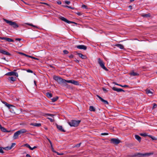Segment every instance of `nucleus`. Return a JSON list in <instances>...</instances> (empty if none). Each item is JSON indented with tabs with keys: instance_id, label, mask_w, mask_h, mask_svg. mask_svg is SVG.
Here are the masks:
<instances>
[{
	"instance_id": "56",
	"label": "nucleus",
	"mask_w": 157,
	"mask_h": 157,
	"mask_svg": "<svg viewBox=\"0 0 157 157\" xmlns=\"http://www.w3.org/2000/svg\"><path fill=\"white\" fill-rule=\"evenodd\" d=\"M18 53L22 55H24L25 54L23 53H22V52H18Z\"/></svg>"
},
{
	"instance_id": "48",
	"label": "nucleus",
	"mask_w": 157,
	"mask_h": 157,
	"mask_svg": "<svg viewBox=\"0 0 157 157\" xmlns=\"http://www.w3.org/2000/svg\"><path fill=\"white\" fill-rule=\"evenodd\" d=\"M15 144H16L15 143H12V145L10 146V147H11V149L15 145Z\"/></svg>"
},
{
	"instance_id": "54",
	"label": "nucleus",
	"mask_w": 157,
	"mask_h": 157,
	"mask_svg": "<svg viewBox=\"0 0 157 157\" xmlns=\"http://www.w3.org/2000/svg\"><path fill=\"white\" fill-rule=\"evenodd\" d=\"M76 14L78 16H80L82 15L81 13L80 12L76 13Z\"/></svg>"
},
{
	"instance_id": "10",
	"label": "nucleus",
	"mask_w": 157,
	"mask_h": 157,
	"mask_svg": "<svg viewBox=\"0 0 157 157\" xmlns=\"http://www.w3.org/2000/svg\"><path fill=\"white\" fill-rule=\"evenodd\" d=\"M75 52L76 54L78 55L79 57H80L82 59H86L87 58V57L86 56L84 55L81 53H78L77 51Z\"/></svg>"
},
{
	"instance_id": "58",
	"label": "nucleus",
	"mask_w": 157,
	"mask_h": 157,
	"mask_svg": "<svg viewBox=\"0 0 157 157\" xmlns=\"http://www.w3.org/2000/svg\"><path fill=\"white\" fill-rule=\"evenodd\" d=\"M32 59H34L35 60H38L39 59H38L37 58H36L34 57H32Z\"/></svg>"
},
{
	"instance_id": "45",
	"label": "nucleus",
	"mask_w": 157,
	"mask_h": 157,
	"mask_svg": "<svg viewBox=\"0 0 157 157\" xmlns=\"http://www.w3.org/2000/svg\"><path fill=\"white\" fill-rule=\"evenodd\" d=\"M7 37H0V39L6 40Z\"/></svg>"
},
{
	"instance_id": "19",
	"label": "nucleus",
	"mask_w": 157,
	"mask_h": 157,
	"mask_svg": "<svg viewBox=\"0 0 157 157\" xmlns=\"http://www.w3.org/2000/svg\"><path fill=\"white\" fill-rule=\"evenodd\" d=\"M19 135L17 131L15 132L14 133L13 136V139L15 140L17 139L18 138V136Z\"/></svg>"
},
{
	"instance_id": "25",
	"label": "nucleus",
	"mask_w": 157,
	"mask_h": 157,
	"mask_svg": "<svg viewBox=\"0 0 157 157\" xmlns=\"http://www.w3.org/2000/svg\"><path fill=\"white\" fill-rule=\"evenodd\" d=\"M135 138L139 142H140L141 141V138L138 135H135Z\"/></svg>"
},
{
	"instance_id": "7",
	"label": "nucleus",
	"mask_w": 157,
	"mask_h": 157,
	"mask_svg": "<svg viewBox=\"0 0 157 157\" xmlns=\"http://www.w3.org/2000/svg\"><path fill=\"white\" fill-rule=\"evenodd\" d=\"M110 142L114 144H117L120 142V141L118 139L113 138L111 139Z\"/></svg>"
},
{
	"instance_id": "43",
	"label": "nucleus",
	"mask_w": 157,
	"mask_h": 157,
	"mask_svg": "<svg viewBox=\"0 0 157 157\" xmlns=\"http://www.w3.org/2000/svg\"><path fill=\"white\" fill-rule=\"evenodd\" d=\"M157 106V105L155 103H154L153 104V109L156 108Z\"/></svg>"
},
{
	"instance_id": "59",
	"label": "nucleus",
	"mask_w": 157,
	"mask_h": 157,
	"mask_svg": "<svg viewBox=\"0 0 157 157\" xmlns=\"http://www.w3.org/2000/svg\"><path fill=\"white\" fill-rule=\"evenodd\" d=\"M70 8V9H72V10H73V9H74V7H71V6H69V8Z\"/></svg>"
},
{
	"instance_id": "1",
	"label": "nucleus",
	"mask_w": 157,
	"mask_h": 157,
	"mask_svg": "<svg viewBox=\"0 0 157 157\" xmlns=\"http://www.w3.org/2000/svg\"><path fill=\"white\" fill-rule=\"evenodd\" d=\"M53 78L59 84H63L65 85L67 84L66 82H67V80L63 79L60 77L54 75Z\"/></svg>"
},
{
	"instance_id": "31",
	"label": "nucleus",
	"mask_w": 157,
	"mask_h": 157,
	"mask_svg": "<svg viewBox=\"0 0 157 157\" xmlns=\"http://www.w3.org/2000/svg\"><path fill=\"white\" fill-rule=\"evenodd\" d=\"M3 149L6 150H9L11 149V147H10V146H8L6 147L3 148Z\"/></svg>"
},
{
	"instance_id": "44",
	"label": "nucleus",
	"mask_w": 157,
	"mask_h": 157,
	"mask_svg": "<svg viewBox=\"0 0 157 157\" xmlns=\"http://www.w3.org/2000/svg\"><path fill=\"white\" fill-rule=\"evenodd\" d=\"M47 119H49L51 122H53L54 121V120L53 119H52L51 118L48 117L47 118Z\"/></svg>"
},
{
	"instance_id": "63",
	"label": "nucleus",
	"mask_w": 157,
	"mask_h": 157,
	"mask_svg": "<svg viewBox=\"0 0 157 157\" xmlns=\"http://www.w3.org/2000/svg\"><path fill=\"white\" fill-rule=\"evenodd\" d=\"M69 6H64L63 7H67V8H69Z\"/></svg>"
},
{
	"instance_id": "39",
	"label": "nucleus",
	"mask_w": 157,
	"mask_h": 157,
	"mask_svg": "<svg viewBox=\"0 0 157 157\" xmlns=\"http://www.w3.org/2000/svg\"><path fill=\"white\" fill-rule=\"evenodd\" d=\"M45 115L51 116L52 117H53L54 116V115L53 114H50V113H46V114H45Z\"/></svg>"
},
{
	"instance_id": "52",
	"label": "nucleus",
	"mask_w": 157,
	"mask_h": 157,
	"mask_svg": "<svg viewBox=\"0 0 157 157\" xmlns=\"http://www.w3.org/2000/svg\"><path fill=\"white\" fill-rule=\"evenodd\" d=\"M57 4H58L59 5H60L61 4V2L60 1H57Z\"/></svg>"
},
{
	"instance_id": "49",
	"label": "nucleus",
	"mask_w": 157,
	"mask_h": 157,
	"mask_svg": "<svg viewBox=\"0 0 157 157\" xmlns=\"http://www.w3.org/2000/svg\"><path fill=\"white\" fill-rule=\"evenodd\" d=\"M65 2L66 4L67 5H69L70 3V1H65Z\"/></svg>"
},
{
	"instance_id": "20",
	"label": "nucleus",
	"mask_w": 157,
	"mask_h": 157,
	"mask_svg": "<svg viewBox=\"0 0 157 157\" xmlns=\"http://www.w3.org/2000/svg\"><path fill=\"white\" fill-rule=\"evenodd\" d=\"M17 77L16 76V77H13L12 76L8 78V79L9 80H10L12 82H14L17 79Z\"/></svg>"
},
{
	"instance_id": "9",
	"label": "nucleus",
	"mask_w": 157,
	"mask_h": 157,
	"mask_svg": "<svg viewBox=\"0 0 157 157\" xmlns=\"http://www.w3.org/2000/svg\"><path fill=\"white\" fill-rule=\"evenodd\" d=\"M67 82L71 83L73 84L78 86L79 85V82L74 80H67Z\"/></svg>"
},
{
	"instance_id": "46",
	"label": "nucleus",
	"mask_w": 157,
	"mask_h": 157,
	"mask_svg": "<svg viewBox=\"0 0 157 157\" xmlns=\"http://www.w3.org/2000/svg\"><path fill=\"white\" fill-rule=\"evenodd\" d=\"M109 134V133H101V135H107Z\"/></svg>"
},
{
	"instance_id": "64",
	"label": "nucleus",
	"mask_w": 157,
	"mask_h": 157,
	"mask_svg": "<svg viewBox=\"0 0 157 157\" xmlns=\"http://www.w3.org/2000/svg\"><path fill=\"white\" fill-rule=\"evenodd\" d=\"M24 56H25L26 57H28V55H26V54H24Z\"/></svg>"
},
{
	"instance_id": "24",
	"label": "nucleus",
	"mask_w": 157,
	"mask_h": 157,
	"mask_svg": "<svg viewBox=\"0 0 157 157\" xmlns=\"http://www.w3.org/2000/svg\"><path fill=\"white\" fill-rule=\"evenodd\" d=\"M2 103L4 104L6 106H7V107H8L9 108H10V107L11 106H13V105H10L7 102H5V101H3Z\"/></svg>"
},
{
	"instance_id": "16",
	"label": "nucleus",
	"mask_w": 157,
	"mask_h": 157,
	"mask_svg": "<svg viewBox=\"0 0 157 157\" xmlns=\"http://www.w3.org/2000/svg\"><path fill=\"white\" fill-rule=\"evenodd\" d=\"M0 53L5 55H7L9 56L11 55L9 52L2 49L0 50Z\"/></svg>"
},
{
	"instance_id": "18",
	"label": "nucleus",
	"mask_w": 157,
	"mask_h": 157,
	"mask_svg": "<svg viewBox=\"0 0 157 157\" xmlns=\"http://www.w3.org/2000/svg\"><path fill=\"white\" fill-rule=\"evenodd\" d=\"M115 46H116L121 49H124V46L120 44H115Z\"/></svg>"
},
{
	"instance_id": "41",
	"label": "nucleus",
	"mask_w": 157,
	"mask_h": 157,
	"mask_svg": "<svg viewBox=\"0 0 157 157\" xmlns=\"http://www.w3.org/2000/svg\"><path fill=\"white\" fill-rule=\"evenodd\" d=\"M140 135L142 136H144V137L147 136V135L145 133H140Z\"/></svg>"
},
{
	"instance_id": "53",
	"label": "nucleus",
	"mask_w": 157,
	"mask_h": 157,
	"mask_svg": "<svg viewBox=\"0 0 157 157\" xmlns=\"http://www.w3.org/2000/svg\"><path fill=\"white\" fill-rule=\"evenodd\" d=\"M74 61L77 63H79V60L77 59L75 60H74Z\"/></svg>"
},
{
	"instance_id": "35",
	"label": "nucleus",
	"mask_w": 157,
	"mask_h": 157,
	"mask_svg": "<svg viewBox=\"0 0 157 157\" xmlns=\"http://www.w3.org/2000/svg\"><path fill=\"white\" fill-rule=\"evenodd\" d=\"M54 152L56 153L57 155H63L64 154L63 153H59L58 152L56 151H54Z\"/></svg>"
},
{
	"instance_id": "2",
	"label": "nucleus",
	"mask_w": 157,
	"mask_h": 157,
	"mask_svg": "<svg viewBox=\"0 0 157 157\" xmlns=\"http://www.w3.org/2000/svg\"><path fill=\"white\" fill-rule=\"evenodd\" d=\"M153 152H150V153H137L135 154L132 157H147L151 155H153Z\"/></svg>"
},
{
	"instance_id": "8",
	"label": "nucleus",
	"mask_w": 157,
	"mask_h": 157,
	"mask_svg": "<svg viewBox=\"0 0 157 157\" xmlns=\"http://www.w3.org/2000/svg\"><path fill=\"white\" fill-rule=\"evenodd\" d=\"M6 75L8 76H15L16 77H18V73L14 71H11L8 72L6 74Z\"/></svg>"
},
{
	"instance_id": "14",
	"label": "nucleus",
	"mask_w": 157,
	"mask_h": 157,
	"mask_svg": "<svg viewBox=\"0 0 157 157\" xmlns=\"http://www.w3.org/2000/svg\"><path fill=\"white\" fill-rule=\"evenodd\" d=\"M145 91L146 94L150 96H152L153 94V90H151L150 89H147L145 90Z\"/></svg>"
},
{
	"instance_id": "61",
	"label": "nucleus",
	"mask_w": 157,
	"mask_h": 157,
	"mask_svg": "<svg viewBox=\"0 0 157 157\" xmlns=\"http://www.w3.org/2000/svg\"><path fill=\"white\" fill-rule=\"evenodd\" d=\"M128 8H130L131 10L132 9V6H128Z\"/></svg>"
},
{
	"instance_id": "23",
	"label": "nucleus",
	"mask_w": 157,
	"mask_h": 157,
	"mask_svg": "<svg viewBox=\"0 0 157 157\" xmlns=\"http://www.w3.org/2000/svg\"><path fill=\"white\" fill-rule=\"evenodd\" d=\"M113 83L116 85L122 87H129V86L128 85H125L123 86H122L121 85L118 84L117 82H113Z\"/></svg>"
},
{
	"instance_id": "17",
	"label": "nucleus",
	"mask_w": 157,
	"mask_h": 157,
	"mask_svg": "<svg viewBox=\"0 0 157 157\" xmlns=\"http://www.w3.org/2000/svg\"><path fill=\"white\" fill-rule=\"evenodd\" d=\"M17 132L18 133L19 135H20L26 132H27V130L25 129H22L17 131Z\"/></svg>"
},
{
	"instance_id": "28",
	"label": "nucleus",
	"mask_w": 157,
	"mask_h": 157,
	"mask_svg": "<svg viewBox=\"0 0 157 157\" xmlns=\"http://www.w3.org/2000/svg\"><path fill=\"white\" fill-rule=\"evenodd\" d=\"M142 16L143 17H150L151 15L150 13L142 14Z\"/></svg>"
},
{
	"instance_id": "3",
	"label": "nucleus",
	"mask_w": 157,
	"mask_h": 157,
	"mask_svg": "<svg viewBox=\"0 0 157 157\" xmlns=\"http://www.w3.org/2000/svg\"><path fill=\"white\" fill-rule=\"evenodd\" d=\"M80 122V120L76 121L72 120L70 122H68V123L71 127H76L79 125Z\"/></svg>"
},
{
	"instance_id": "22",
	"label": "nucleus",
	"mask_w": 157,
	"mask_h": 157,
	"mask_svg": "<svg viewBox=\"0 0 157 157\" xmlns=\"http://www.w3.org/2000/svg\"><path fill=\"white\" fill-rule=\"evenodd\" d=\"M130 74L131 75H132L133 76H138L139 75V74L138 73L135 72L133 71H131L130 73Z\"/></svg>"
},
{
	"instance_id": "29",
	"label": "nucleus",
	"mask_w": 157,
	"mask_h": 157,
	"mask_svg": "<svg viewBox=\"0 0 157 157\" xmlns=\"http://www.w3.org/2000/svg\"><path fill=\"white\" fill-rule=\"evenodd\" d=\"M6 41L9 42H14V40L13 39L8 37H7Z\"/></svg>"
},
{
	"instance_id": "11",
	"label": "nucleus",
	"mask_w": 157,
	"mask_h": 157,
	"mask_svg": "<svg viewBox=\"0 0 157 157\" xmlns=\"http://www.w3.org/2000/svg\"><path fill=\"white\" fill-rule=\"evenodd\" d=\"M97 96L101 101L105 104H109L108 101L105 100H104L103 98H102L101 97H100L98 95H97Z\"/></svg>"
},
{
	"instance_id": "6",
	"label": "nucleus",
	"mask_w": 157,
	"mask_h": 157,
	"mask_svg": "<svg viewBox=\"0 0 157 157\" xmlns=\"http://www.w3.org/2000/svg\"><path fill=\"white\" fill-rule=\"evenodd\" d=\"M59 19H60L61 20H62L67 23H68V24L73 23V24H75L76 25L77 24L76 23L74 22L69 21L68 20H67L66 18H64L63 17H62V16L60 17H59Z\"/></svg>"
},
{
	"instance_id": "51",
	"label": "nucleus",
	"mask_w": 157,
	"mask_h": 157,
	"mask_svg": "<svg viewBox=\"0 0 157 157\" xmlns=\"http://www.w3.org/2000/svg\"><path fill=\"white\" fill-rule=\"evenodd\" d=\"M73 57H74V56L72 54H71L69 56V57L70 58H73Z\"/></svg>"
},
{
	"instance_id": "42",
	"label": "nucleus",
	"mask_w": 157,
	"mask_h": 157,
	"mask_svg": "<svg viewBox=\"0 0 157 157\" xmlns=\"http://www.w3.org/2000/svg\"><path fill=\"white\" fill-rule=\"evenodd\" d=\"M63 52L64 54H67L69 52L67 50H65L63 51Z\"/></svg>"
},
{
	"instance_id": "13",
	"label": "nucleus",
	"mask_w": 157,
	"mask_h": 157,
	"mask_svg": "<svg viewBox=\"0 0 157 157\" xmlns=\"http://www.w3.org/2000/svg\"><path fill=\"white\" fill-rule=\"evenodd\" d=\"M56 126L57 128L60 131L63 132H66V131L64 130L63 128V127L62 126L58 125V124H56Z\"/></svg>"
},
{
	"instance_id": "40",
	"label": "nucleus",
	"mask_w": 157,
	"mask_h": 157,
	"mask_svg": "<svg viewBox=\"0 0 157 157\" xmlns=\"http://www.w3.org/2000/svg\"><path fill=\"white\" fill-rule=\"evenodd\" d=\"M25 24H27V25H30V26H31L34 27H36V26L33 25L32 24H30V23H25Z\"/></svg>"
},
{
	"instance_id": "62",
	"label": "nucleus",
	"mask_w": 157,
	"mask_h": 157,
	"mask_svg": "<svg viewBox=\"0 0 157 157\" xmlns=\"http://www.w3.org/2000/svg\"><path fill=\"white\" fill-rule=\"evenodd\" d=\"M147 136L151 138V137L152 136H151V135H147Z\"/></svg>"
},
{
	"instance_id": "38",
	"label": "nucleus",
	"mask_w": 157,
	"mask_h": 157,
	"mask_svg": "<svg viewBox=\"0 0 157 157\" xmlns=\"http://www.w3.org/2000/svg\"><path fill=\"white\" fill-rule=\"evenodd\" d=\"M82 7L83 9H88V8L87 7V6L84 4L82 5Z\"/></svg>"
},
{
	"instance_id": "47",
	"label": "nucleus",
	"mask_w": 157,
	"mask_h": 157,
	"mask_svg": "<svg viewBox=\"0 0 157 157\" xmlns=\"http://www.w3.org/2000/svg\"><path fill=\"white\" fill-rule=\"evenodd\" d=\"M153 140H156L157 139V138H155V137L152 136L151 138Z\"/></svg>"
},
{
	"instance_id": "5",
	"label": "nucleus",
	"mask_w": 157,
	"mask_h": 157,
	"mask_svg": "<svg viewBox=\"0 0 157 157\" xmlns=\"http://www.w3.org/2000/svg\"><path fill=\"white\" fill-rule=\"evenodd\" d=\"M98 64L101 68L106 71H108V69L105 67L104 63L100 58L98 59Z\"/></svg>"
},
{
	"instance_id": "60",
	"label": "nucleus",
	"mask_w": 157,
	"mask_h": 157,
	"mask_svg": "<svg viewBox=\"0 0 157 157\" xmlns=\"http://www.w3.org/2000/svg\"><path fill=\"white\" fill-rule=\"evenodd\" d=\"M36 148V146H34L33 147H32V148H31V150H33L35 148Z\"/></svg>"
},
{
	"instance_id": "21",
	"label": "nucleus",
	"mask_w": 157,
	"mask_h": 157,
	"mask_svg": "<svg viewBox=\"0 0 157 157\" xmlns=\"http://www.w3.org/2000/svg\"><path fill=\"white\" fill-rule=\"evenodd\" d=\"M30 125H32L36 127H40L41 126V124L40 123H31L30 124Z\"/></svg>"
},
{
	"instance_id": "50",
	"label": "nucleus",
	"mask_w": 157,
	"mask_h": 157,
	"mask_svg": "<svg viewBox=\"0 0 157 157\" xmlns=\"http://www.w3.org/2000/svg\"><path fill=\"white\" fill-rule=\"evenodd\" d=\"M27 71L28 72L31 73H33V71L30 70H29V69L27 70Z\"/></svg>"
},
{
	"instance_id": "37",
	"label": "nucleus",
	"mask_w": 157,
	"mask_h": 157,
	"mask_svg": "<svg viewBox=\"0 0 157 157\" xmlns=\"http://www.w3.org/2000/svg\"><path fill=\"white\" fill-rule=\"evenodd\" d=\"M81 144H82L81 143H79L78 144H77L74 146V147H79L80 146Z\"/></svg>"
},
{
	"instance_id": "57",
	"label": "nucleus",
	"mask_w": 157,
	"mask_h": 157,
	"mask_svg": "<svg viewBox=\"0 0 157 157\" xmlns=\"http://www.w3.org/2000/svg\"><path fill=\"white\" fill-rule=\"evenodd\" d=\"M43 3V4H45V5H46L47 6H49V5L47 3H45V2H43V3Z\"/></svg>"
},
{
	"instance_id": "36",
	"label": "nucleus",
	"mask_w": 157,
	"mask_h": 157,
	"mask_svg": "<svg viewBox=\"0 0 157 157\" xmlns=\"http://www.w3.org/2000/svg\"><path fill=\"white\" fill-rule=\"evenodd\" d=\"M102 89L103 90V91L105 93H107L108 92V90H107L104 87H102Z\"/></svg>"
},
{
	"instance_id": "32",
	"label": "nucleus",
	"mask_w": 157,
	"mask_h": 157,
	"mask_svg": "<svg viewBox=\"0 0 157 157\" xmlns=\"http://www.w3.org/2000/svg\"><path fill=\"white\" fill-rule=\"evenodd\" d=\"M52 94L51 93L48 92L46 93V96L48 98H51L52 97Z\"/></svg>"
},
{
	"instance_id": "12",
	"label": "nucleus",
	"mask_w": 157,
	"mask_h": 157,
	"mask_svg": "<svg viewBox=\"0 0 157 157\" xmlns=\"http://www.w3.org/2000/svg\"><path fill=\"white\" fill-rule=\"evenodd\" d=\"M112 89L113 90L116 91L118 92H122V91L123 92H125L124 90L123 89H121V88H118L115 87H113L112 88Z\"/></svg>"
},
{
	"instance_id": "26",
	"label": "nucleus",
	"mask_w": 157,
	"mask_h": 157,
	"mask_svg": "<svg viewBox=\"0 0 157 157\" xmlns=\"http://www.w3.org/2000/svg\"><path fill=\"white\" fill-rule=\"evenodd\" d=\"M0 129L3 132H6V129L4 127H3L2 125L0 127Z\"/></svg>"
},
{
	"instance_id": "34",
	"label": "nucleus",
	"mask_w": 157,
	"mask_h": 157,
	"mask_svg": "<svg viewBox=\"0 0 157 157\" xmlns=\"http://www.w3.org/2000/svg\"><path fill=\"white\" fill-rule=\"evenodd\" d=\"M3 148V147H0V153H4V151L2 149Z\"/></svg>"
},
{
	"instance_id": "15",
	"label": "nucleus",
	"mask_w": 157,
	"mask_h": 157,
	"mask_svg": "<svg viewBox=\"0 0 157 157\" xmlns=\"http://www.w3.org/2000/svg\"><path fill=\"white\" fill-rule=\"evenodd\" d=\"M76 47L78 49H83L84 50H86L87 49L86 46L82 45H78Z\"/></svg>"
},
{
	"instance_id": "55",
	"label": "nucleus",
	"mask_w": 157,
	"mask_h": 157,
	"mask_svg": "<svg viewBox=\"0 0 157 157\" xmlns=\"http://www.w3.org/2000/svg\"><path fill=\"white\" fill-rule=\"evenodd\" d=\"M21 40V39L20 38H16L15 39L16 40L18 41H20Z\"/></svg>"
},
{
	"instance_id": "30",
	"label": "nucleus",
	"mask_w": 157,
	"mask_h": 157,
	"mask_svg": "<svg viewBox=\"0 0 157 157\" xmlns=\"http://www.w3.org/2000/svg\"><path fill=\"white\" fill-rule=\"evenodd\" d=\"M58 98H59L57 96H56L55 98H52V101L53 102L56 101L58 100Z\"/></svg>"
},
{
	"instance_id": "4",
	"label": "nucleus",
	"mask_w": 157,
	"mask_h": 157,
	"mask_svg": "<svg viewBox=\"0 0 157 157\" xmlns=\"http://www.w3.org/2000/svg\"><path fill=\"white\" fill-rule=\"evenodd\" d=\"M4 20L6 23L9 24L14 28L19 27L18 25L15 22H13L11 21L8 20L6 19H4Z\"/></svg>"
},
{
	"instance_id": "33",
	"label": "nucleus",
	"mask_w": 157,
	"mask_h": 157,
	"mask_svg": "<svg viewBox=\"0 0 157 157\" xmlns=\"http://www.w3.org/2000/svg\"><path fill=\"white\" fill-rule=\"evenodd\" d=\"M25 146H26V147L29 148L31 150L32 147H30V146L28 144H26L24 145Z\"/></svg>"
},
{
	"instance_id": "27",
	"label": "nucleus",
	"mask_w": 157,
	"mask_h": 157,
	"mask_svg": "<svg viewBox=\"0 0 157 157\" xmlns=\"http://www.w3.org/2000/svg\"><path fill=\"white\" fill-rule=\"evenodd\" d=\"M89 110L91 111H95V109L94 108V107L92 106H90Z\"/></svg>"
}]
</instances>
